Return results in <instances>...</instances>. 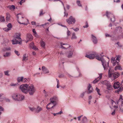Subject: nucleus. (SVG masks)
Here are the masks:
<instances>
[{"mask_svg":"<svg viewBox=\"0 0 123 123\" xmlns=\"http://www.w3.org/2000/svg\"><path fill=\"white\" fill-rule=\"evenodd\" d=\"M13 99L17 101H20L23 100L24 98V96L20 93H14L12 96Z\"/></svg>","mask_w":123,"mask_h":123,"instance_id":"obj_1","label":"nucleus"},{"mask_svg":"<svg viewBox=\"0 0 123 123\" xmlns=\"http://www.w3.org/2000/svg\"><path fill=\"white\" fill-rule=\"evenodd\" d=\"M108 75L110 77H111L113 76L114 79H115L119 76L120 74L118 72H116L114 73L113 71L110 69L109 70Z\"/></svg>","mask_w":123,"mask_h":123,"instance_id":"obj_2","label":"nucleus"},{"mask_svg":"<svg viewBox=\"0 0 123 123\" xmlns=\"http://www.w3.org/2000/svg\"><path fill=\"white\" fill-rule=\"evenodd\" d=\"M28 86L29 85L27 84H24L21 85L20 88L23 92L27 94L28 93Z\"/></svg>","mask_w":123,"mask_h":123,"instance_id":"obj_3","label":"nucleus"},{"mask_svg":"<svg viewBox=\"0 0 123 123\" xmlns=\"http://www.w3.org/2000/svg\"><path fill=\"white\" fill-rule=\"evenodd\" d=\"M50 103L47 105L46 108L48 110H49V111H52L53 110L54 107V99L53 98L50 99Z\"/></svg>","mask_w":123,"mask_h":123,"instance_id":"obj_4","label":"nucleus"},{"mask_svg":"<svg viewBox=\"0 0 123 123\" xmlns=\"http://www.w3.org/2000/svg\"><path fill=\"white\" fill-rule=\"evenodd\" d=\"M36 91L35 88L32 85L28 86V92L29 93L30 95H32Z\"/></svg>","mask_w":123,"mask_h":123,"instance_id":"obj_5","label":"nucleus"},{"mask_svg":"<svg viewBox=\"0 0 123 123\" xmlns=\"http://www.w3.org/2000/svg\"><path fill=\"white\" fill-rule=\"evenodd\" d=\"M66 21L69 25L73 24L75 23L76 20L72 16H70L68 19L66 20Z\"/></svg>","mask_w":123,"mask_h":123,"instance_id":"obj_6","label":"nucleus"},{"mask_svg":"<svg viewBox=\"0 0 123 123\" xmlns=\"http://www.w3.org/2000/svg\"><path fill=\"white\" fill-rule=\"evenodd\" d=\"M106 15L108 18H110L111 21L114 22L115 21V19L114 15L110 12L107 11Z\"/></svg>","mask_w":123,"mask_h":123,"instance_id":"obj_7","label":"nucleus"},{"mask_svg":"<svg viewBox=\"0 0 123 123\" xmlns=\"http://www.w3.org/2000/svg\"><path fill=\"white\" fill-rule=\"evenodd\" d=\"M106 89V90H105V92L106 93L108 94L111 93L112 91L113 88L111 85L108 84L107 85Z\"/></svg>","mask_w":123,"mask_h":123,"instance_id":"obj_8","label":"nucleus"},{"mask_svg":"<svg viewBox=\"0 0 123 123\" xmlns=\"http://www.w3.org/2000/svg\"><path fill=\"white\" fill-rule=\"evenodd\" d=\"M101 63L104 69L105 70L107 69L109 67V62H107L104 59L103 60H102Z\"/></svg>","mask_w":123,"mask_h":123,"instance_id":"obj_9","label":"nucleus"},{"mask_svg":"<svg viewBox=\"0 0 123 123\" xmlns=\"http://www.w3.org/2000/svg\"><path fill=\"white\" fill-rule=\"evenodd\" d=\"M96 53H95L93 54H91L89 55H86L85 56L90 59H93L96 55L95 54Z\"/></svg>","mask_w":123,"mask_h":123,"instance_id":"obj_10","label":"nucleus"},{"mask_svg":"<svg viewBox=\"0 0 123 123\" xmlns=\"http://www.w3.org/2000/svg\"><path fill=\"white\" fill-rule=\"evenodd\" d=\"M61 46L62 49H67L70 47V46L67 44H64L61 43Z\"/></svg>","mask_w":123,"mask_h":123,"instance_id":"obj_11","label":"nucleus"},{"mask_svg":"<svg viewBox=\"0 0 123 123\" xmlns=\"http://www.w3.org/2000/svg\"><path fill=\"white\" fill-rule=\"evenodd\" d=\"M42 70L43 74H47L49 73V71L45 66H43L42 67Z\"/></svg>","mask_w":123,"mask_h":123,"instance_id":"obj_12","label":"nucleus"},{"mask_svg":"<svg viewBox=\"0 0 123 123\" xmlns=\"http://www.w3.org/2000/svg\"><path fill=\"white\" fill-rule=\"evenodd\" d=\"M102 74H103L102 73L99 74V77H97V78L95 79L92 82V83H95L97 82L98 81L101 79L102 77Z\"/></svg>","mask_w":123,"mask_h":123,"instance_id":"obj_13","label":"nucleus"},{"mask_svg":"<svg viewBox=\"0 0 123 123\" xmlns=\"http://www.w3.org/2000/svg\"><path fill=\"white\" fill-rule=\"evenodd\" d=\"M111 62L113 64V66H114L116 65H118V64H119V62L116 61L115 58H113L112 59Z\"/></svg>","mask_w":123,"mask_h":123,"instance_id":"obj_14","label":"nucleus"},{"mask_svg":"<svg viewBox=\"0 0 123 123\" xmlns=\"http://www.w3.org/2000/svg\"><path fill=\"white\" fill-rule=\"evenodd\" d=\"M26 39L27 41L26 42L27 43L28 41H31L33 39V37L31 34H27L26 37Z\"/></svg>","mask_w":123,"mask_h":123,"instance_id":"obj_15","label":"nucleus"},{"mask_svg":"<svg viewBox=\"0 0 123 123\" xmlns=\"http://www.w3.org/2000/svg\"><path fill=\"white\" fill-rule=\"evenodd\" d=\"M88 94L92 92L93 91V89L91 85L90 84H89L88 87Z\"/></svg>","mask_w":123,"mask_h":123,"instance_id":"obj_16","label":"nucleus"},{"mask_svg":"<svg viewBox=\"0 0 123 123\" xmlns=\"http://www.w3.org/2000/svg\"><path fill=\"white\" fill-rule=\"evenodd\" d=\"M120 83L118 82H115L113 85L115 89L118 88L120 87Z\"/></svg>","mask_w":123,"mask_h":123,"instance_id":"obj_17","label":"nucleus"},{"mask_svg":"<svg viewBox=\"0 0 123 123\" xmlns=\"http://www.w3.org/2000/svg\"><path fill=\"white\" fill-rule=\"evenodd\" d=\"M91 36L93 42L95 44L97 43L98 41L96 37L92 34L91 35Z\"/></svg>","mask_w":123,"mask_h":123,"instance_id":"obj_18","label":"nucleus"},{"mask_svg":"<svg viewBox=\"0 0 123 123\" xmlns=\"http://www.w3.org/2000/svg\"><path fill=\"white\" fill-rule=\"evenodd\" d=\"M12 42L13 44H20V42L18 41L15 38H14L12 40Z\"/></svg>","mask_w":123,"mask_h":123,"instance_id":"obj_19","label":"nucleus"},{"mask_svg":"<svg viewBox=\"0 0 123 123\" xmlns=\"http://www.w3.org/2000/svg\"><path fill=\"white\" fill-rule=\"evenodd\" d=\"M95 54H96V55L95 56V57L96 59L98 60L99 61H101V62L102 61V60H103L104 59L103 58H102L100 57L96 53H95Z\"/></svg>","mask_w":123,"mask_h":123,"instance_id":"obj_20","label":"nucleus"},{"mask_svg":"<svg viewBox=\"0 0 123 123\" xmlns=\"http://www.w3.org/2000/svg\"><path fill=\"white\" fill-rule=\"evenodd\" d=\"M73 52V50H72L68 52V57L69 58H71L72 57Z\"/></svg>","mask_w":123,"mask_h":123,"instance_id":"obj_21","label":"nucleus"},{"mask_svg":"<svg viewBox=\"0 0 123 123\" xmlns=\"http://www.w3.org/2000/svg\"><path fill=\"white\" fill-rule=\"evenodd\" d=\"M116 31L118 32H121L122 31V28L120 27H117L116 28Z\"/></svg>","mask_w":123,"mask_h":123,"instance_id":"obj_22","label":"nucleus"},{"mask_svg":"<svg viewBox=\"0 0 123 123\" xmlns=\"http://www.w3.org/2000/svg\"><path fill=\"white\" fill-rule=\"evenodd\" d=\"M54 106L57 105L58 103V98L56 96H54Z\"/></svg>","mask_w":123,"mask_h":123,"instance_id":"obj_23","label":"nucleus"},{"mask_svg":"<svg viewBox=\"0 0 123 123\" xmlns=\"http://www.w3.org/2000/svg\"><path fill=\"white\" fill-rule=\"evenodd\" d=\"M7 7L11 10H14L15 9V6L14 5H9L7 6Z\"/></svg>","mask_w":123,"mask_h":123,"instance_id":"obj_24","label":"nucleus"},{"mask_svg":"<svg viewBox=\"0 0 123 123\" xmlns=\"http://www.w3.org/2000/svg\"><path fill=\"white\" fill-rule=\"evenodd\" d=\"M20 33H16L14 35V38L17 39H21V38L20 37Z\"/></svg>","mask_w":123,"mask_h":123,"instance_id":"obj_25","label":"nucleus"},{"mask_svg":"<svg viewBox=\"0 0 123 123\" xmlns=\"http://www.w3.org/2000/svg\"><path fill=\"white\" fill-rule=\"evenodd\" d=\"M6 20L7 21H8L10 20V15L8 12L6 14Z\"/></svg>","mask_w":123,"mask_h":123,"instance_id":"obj_26","label":"nucleus"},{"mask_svg":"<svg viewBox=\"0 0 123 123\" xmlns=\"http://www.w3.org/2000/svg\"><path fill=\"white\" fill-rule=\"evenodd\" d=\"M77 38V37L75 35V33H73L72 34V36L71 37V39H75Z\"/></svg>","mask_w":123,"mask_h":123,"instance_id":"obj_27","label":"nucleus"},{"mask_svg":"<svg viewBox=\"0 0 123 123\" xmlns=\"http://www.w3.org/2000/svg\"><path fill=\"white\" fill-rule=\"evenodd\" d=\"M42 110V108L41 107L38 106L37 109H35V112L38 113L41 111Z\"/></svg>","mask_w":123,"mask_h":123,"instance_id":"obj_28","label":"nucleus"},{"mask_svg":"<svg viewBox=\"0 0 123 123\" xmlns=\"http://www.w3.org/2000/svg\"><path fill=\"white\" fill-rule=\"evenodd\" d=\"M24 78L23 77H18L17 79L18 82H23Z\"/></svg>","mask_w":123,"mask_h":123,"instance_id":"obj_29","label":"nucleus"},{"mask_svg":"<svg viewBox=\"0 0 123 123\" xmlns=\"http://www.w3.org/2000/svg\"><path fill=\"white\" fill-rule=\"evenodd\" d=\"M115 70H116L117 69H119L120 70H122V68H121L120 66L118 64V65H117L115 68Z\"/></svg>","mask_w":123,"mask_h":123,"instance_id":"obj_30","label":"nucleus"},{"mask_svg":"<svg viewBox=\"0 0 123 123\" xmlns=\"http://www.w3.org/2000/svg\"><path fill=\"white\" fill-rule=\"evenodd\" d=\"M40 44L41 47L43 48L45 47V42L43 41H40Z\"/></svg>","mask_w":123,"mask_h":123,"instance_id":"obj_31","label":"nucleus"},{"mask_svg":"<svg viewBox=\"0 0 123 123\" xmlns=\"http://www.w3.org/2000/svg\"><path fill=\"white\" fill-rule=\"evenodd\" d=\"M28 59L27 56L26 54H25L23 55V58L22 60L23 61H26Z\"/></svg>","mask_w":123,"mask_h":123,"instance_id":"obj_32","label":"nucleus"},{"mask_svg":"<svg viewBox=\"0 0 123 123\" xmlns=\"http://www.w3.org/2000/svg\"><path fill=\"white\" fill-rule=\"evenodd\" d=\"M19 15H21V14L20 13H19V14H17V18L18 19L17 20L18 21V22L20 24H22L25 25H27V23L25 24V23H21L20 22L18 21V19H19V17L18 16Z\"/></svg>","mask_w":123,"mask_h":123,"instance_id":"obj_33","label":"nucleus"},{"mask_svg":"<svg viewBox=\"0 0 123 123\" xmlns=\"http://www.w3.org/2000/svg\"><path fill=\"white\" fill-rule=\"evenodd\" d=\"M123 90V88L120 87L118 89L116 90L115 92L118 94L120 92H121Z\"/></svg>","mask_w":123,"mask_h":123,"instance_id":"obj_34","label":"nucleus"},{"mask_svg":"<svg viewBox=\"0 0 123 123\" xmlns=\"http://www.w3.org/2000/svg\"><path fill=\"white\" fill-rule=\"evenodd\" d=\"M5 21V19L4 17L2 16H0V22H4Z\"/></svg>","mask_w":123,"mask_h":123,"instance_id":"obj_35","label":"nucleus"},{"mask_svg":"<svg viewBox=\"0 0 123 123\" xmlns=\"http://www.w3.org/2000/svg\"><path fill=\"white\" fill-rule=\"evenodd\" d=\"M30 80V79L29 78H25L23 79V81L24 83L27 82H29Z\"/></svg>","mask_w":123,"mask_h":123,"instance_id":"obj_36","label":"nucleus"},{"mask_svg":"<svg viewBox=\"0 0 123 123\" xmlns=\"http://www.w3.org/2000/svg\"><path fill=\"white\" fill-rule=\"evenodd\" d=\"M87 121V119L86 117H83L82 121V123H85Z\"/></svg>","mask_w":123,"mask_h":123,"instance_id":"obj_37","label":"nucleus"},{"mask_svg":"<svg viewBox=\"0 0 123 123\" xmlns=\"http://www.w3.org/2000/svg\"><path fill=\"white\" fill-rule=\"evenodd\" d=\"M56 81L57 82V88H59V87L60 83L59 80L57 79H56Z\"/></svg>","mask_w":123,"mask_h":123,"instance_id":"obj_38","label":"nucleus"},{"mask_svg":"<svg viewBox=\"0 0 123 123\" xmlns=\"http://www.w3.org/2000/svg\"><path fill=\"white\" fill-rule=\"evenodd\" d=\"M77 4V5H78V6H79L80 7H82V5L81 4V3H80V1L79 0H77V2H76Z\"/></svg>","mask_w":123,"mask_h":123,"instance_id":"obj_39","label":"nucleus"},{"mask_svg":"<svg viewBox=\"0 0 123 123\" xmlns=\"http://www.w3.org/2000/svg\"><path fill=\"white\" fill-rule=\"evenodd\" d=\"M96 90L97 91L98 94L99 95H101V94L99 93V92L100 91L99 89L97 87L96 88Z\"/></svg>","mask_w":123,"mask_h":123,"instance_id":"obj_40","label":"nucleus"},{"mask_svg":"<svg viewBox=\"0 0 123 123\" xmlns=\"http://www.w3.org/2000/svg\"><path fill=\"white\" fill-rule=\"evenodd\" d=\"M7 26L8 27V28L10 29V30L12 28V25L10 23H9L7 25Z\"/></svg>","mask_w":123,"mask_h":123,"instance_id":"obj_41","label":"nucleus"},{"mask_svg":"<svg viewBox=\"0 0 123 123\" xmlns=\"http://www.w3.org/2000/svg\"><path fill=\"white\" fill-rule=\"evenodd\" d=\"M34 44L32 42L30 44V48L32 49L34 46Z\"/></svg>","mask_w":123,"mask_h":123,"instance_id":"obj_42","label":"nucleus"},{"mask_svg":"<svg viewBox=\"0 0 123 123\" xmlns=\"http://www.w3.org/2000/svg\"><path fill=\"white\" fill-rule=\"evenodd\" d=\"M10 53L8 52L6 53L5 55H4V56L5 57H8L10 55Z\"/></svg>","mask_w":123,"mask_h":123,"instance_id":"obj_43","label":"nucleus"},{"mask_svg":"<svg viewBox=\"0 0 123 123\" xmlns=\"http://www.w3.org/2000/svg\"><path fill=\"white\" fill-rule=\"evenodd\" d=\"M62 113V111H61L59 112H58V113H54V116H56L57 114V115H61V114Z\"/></svg>","mask_w":123,"mask_h":123,"instance_id":"obj_44","label":"nucleus"},{"mask_svg":"<svg viewBox=\"0 0 123 123\" xmlns=\"http://www.w3.org/2000/svg\"><path fill=\"white\" fill-rule=\"evenodd\" d=\"M30 110L31 111H34L35 112L36 108L34 107L31 108L30 107H29Z\"/></svg>","mask_w":123,"mask_h":123,"instance_id":"obj_45","label":"nucleus"},{"mask_svg":"<svg viewBox=\"0 0 123 123\" xmlns=\"http://www.w3.org/2000/svg\"><path fill=\"white\" fill-rule=\"evenodd\" d=\"M60 1L62 3V5H63V6L64 7V10H65V7H64V5L63 3V2L61 0H54V1Z\"/></svg>","mask_w":123,"mask_h":123,"instance_id":"obj_46","label":"nucleus"},{"mask_svg":"<svg viewBox=\"0 0 123 123\" xmlns=\"http://www.w3.org/2000/svg\"><path fill=\"white\" fill-rule=\"evenodd\" d=\"M3 30L4 31L6 32H8L10 30V29H9L7 28H4Z\"/></svg>","mask_w":123,"mask_h":123,"instance_id":"obj_47","label":"nucleus"},{"mask_svg":"<svg viewBox=\"0 0 123 123\" xmlns=\"http://www.w3.org/2000/svg\"><path fill=\"white\" fill-rule=\"evenodd\" d=\"M8 71H6L4 72L5 75H7V76H9V75L8 74Z\"/></svg>","mask_w":123,"mask_h":123,"instance_id":"obj_48","label":"nucleus"},{"mask_svg":"<svg viewBox=\"0 0 123 123\" xmlns=\"http://www.w3.org/2000/svg\"><path fill=\"white\" fill-rule=\"evenodd\" d=\"M44 13H43V11L42 10H41L40 12L39 16H41L42 15H43L44 14Z\"/></svg>","mask_w":123,"mask_h":123,"instance_id":"obj_49","label":"nucleus"},{"mask_svg":"<svg viewBox=\"0 0 123 123\" xmlns=\"http://www.w3.org/2000/svg\"><path fill=\"white\" fill-rule=\"evenodd\" d=\"M10 50V47H8V48H5L3 50L4 51L5 50Z\"/></svg>","mask_w":123,"mask_h":123,"instance_id":"obj_50","label":"nucleus"},{"mask_svg":"<svg viewBox=\"0 0 123 123\" xmlns=\"http://www.w3.org/2000/svg\"><path fill=\"white\" fill-rule=\"evenodd\" d=\"M120 55H118L117 56V57L116 60L118 61L119 62L120 61Z\"/></svg>","mask_w":123,"mask_h":123,"instance_id":"obj_51","label":"nucleus"},{"mask_svg":"<svg viewBox=\"0 0 123 123\" xmlns=\"http://www.w3.org/2000/svg\"><path fill=\"white\" fill-rule=\"evenodd\" d=\"M15 53L18 56H19L20 55L18 51L17 50H15L14 51Z\"/></svg>","mask_w":123,"mask_h":123,"instance_id":"obj_52","label":"nucleus"},{"mask_svg":"<svg viewBox=\"0 0 123 123\" xmlns=\"http://www.w3.org/2000/svg\"><path fill=\"white\" fill-rule=\"evenodd\" d=\"M116 44L118 45V47L121 48L122 47V45L121 44H120L119 42L117 43Z\"/></svg>","mask_w":123,"mask_h":123,"instance_id":"obj_53","label":"nucleus"},{"mask_svg":"<svg viewBox=\"0 0 123 123\" xmlns=\"http://www.w3.org/2000/svg\"><path fill=\"white\" fill-rule=\"evenodd\" d=\"M25 0H21L20 2V4L21 5H22V4L24 2Z\"/></svg>","mask_w":123,"mask_h":123,"instance_id":"obj_54","label":"nucleus"},{"mask_svg":"<svg viewBox=\"0 0 123 123\" xmlns=\"http://www.w3.org/2000/svg\"><path fill=\"white\" fill-rule=\"evenodd\" d=\"M49 23H46L44 24H42L41 25L44 27L45 25H49Z\"/></svg>","mask_w":123,"mask_h":123,"instance_id":"obj_55","label":"nucleus"},{"mask_svg":"<svg viewBox=\"0 0 123 123\" xmlns=\"http://www.w3.org/2000/svg\"><path fill=\"white\" fill-rule=\"evenodd\" d=\"M105 35L106 37H111V36L109 34H107V33L105 34Z\"/></svg>","mask_w":123,"mask_h":123,"instance_id":"obj_56","label":"nucleus"},{"mask_svg":"<svg viewBox=\"0 0 123 123\" xmlns=\"http://www.w3.org/2000/svg\"><path fill=\"white\" fill-rule=\"evenodd\" d=\"M34 50H37L38 49L37 47L34 45V46L32 48Z\"/></svg>","mask_w":123,"mask_h":123,"instance_id":"obj_57","label":"nucleus"},{"mask_svg":"<svg viewBox=\"0 0 123 123\" xmlns=\"http://www.w3.org/2000/svg\"><path fill=\"white\" fill-rule=\"evenodd\" d=\"M123 98H122V97L121 95H120V98L118 100V102H119L121 101V99H123Z\"/></svg>","mask_w":123,"mask_h":123,"instance_id":"obj_58","label":"nucleus"},{"mask_svg":"<svg viewBox=\"0 0 123 123\" xmlns=\"http://www.w3.org/2000/svg\"><path fill=\"white\" fill-rule=\"evenodd\" d=\"M72 29H73L74 31H78L79 30V29L77 28H76L75 29H74L73 28H72Z\"/></svg>","mask_w":123,"mask_h":123,"instance_id":"obj_59","label":"nucleus"},{"mask_svg":"<svg viewBox=\"0 0 123 123\" xmlns=\"http://www.w3.org/2000/svg\"><path fill=\"white\" fill-rule=\"evenodd\" d=\"M88 27V25L87 22L86 23V25L85 26H84L83 27L84 28H87Z\"/></svg>","mask_w":123,"mask_h":123,"instance_id":"obj_60","label":"nucleus"},{"mask_svg":"<svg viewBox=\"0 0 123 123\" xmlns=\"http://www.w3.org/2000/svg\"><path fill=\"white\" fill-rule=\"evenodd\" d=\"M70 31L68 30L67 32V34L68 36L70 35Z\"/></svg>","mask_w":123,"mask_h":123,"instance_id":"obj_61","label":"nucleus"},{"mask_svg":"<svg viewBox=\"0 0 123 123\" xmlns=\"http://www.w3.org/2000/svg\"><path fill=\"white\" fill-rule=\"evenodd\" d=\"M4 109L2 106H0V111H4Z\"/></svg>","mask_w":123,"mask_h":123,"instance_id":"obj_62","label":"nucleus"},{"mask_svg":"<svg viewBox=\"0 0 123 123\" xmlns=\"http://www.w3.org/2000/svg\"><path fill=\"white\" fill-rule=\"evenodd\" d=\"M64 76V75L63 74H61V75H59V78L63 77Z\"/></svg>","mask_w":123,"mask_h":123,"instance_id":"obj_63","label":"nucleus"},{"mask_svg":"<svg viewBox=\"0 0 123 123\" xmlns=\"http://www.w3.org/2000/svg\"><path fill=\"white\" fill-rule=\"evenodd\" d=\"M31 24L33 25H36V22L34 21H32L31 22Z\"/></svg>","mask_w":123,"mask_h":123,"instance_id":"obj_64","label":"nucleus"}]
</instances>
